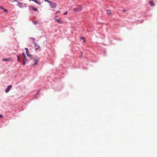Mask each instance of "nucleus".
<instances>
[{
  "mask_svg": "<svg viewBox=\"0 0 157 157\" xmlns=\"http://www.w3.org/2000/svg\"><path fill=\"white\" fill-rule=\"evenodd\" d=\"M82 9V6L81 5H78L77 8L73 9L74 12H78L80 11Z\"/></svg>",
  "mask_w": 157,
  "mask_h": 157,
  "instance_id": "obj_1",
  "label": "nucleus"
},
{
  "mask_svg": "<svg viewBox=\"0 0 157 157\" xmlns=\"http://www.w3.org/2000/svg\"><path fill=\"white\" fill-rule=\"evenodd\" d=\"M39 58L38 56H36L33 60L35 63L33 64V66H35L37 64L38 62L39 61Z\"/></svg>",
  "mask_w": 157,
  "mask_h": 157,
  "instance_id": "obj_2",
  "label": "nucleus"
},
{
  "mask_svg": "<svg viewBox=\"0 0 157 157\" xmlns=\"http://www.w3.org/2000/svg\"><path fill=\"white\" fill-rule=\"evenodd\" d=\"M33 43L34 44V47L35 48V50H37L39 48H40V46L37 44L35 42L33 41Z\"/></svg>",
  "mask_w": 157,
  "mask_h": 157,
  "instance_id": "obj_3",
  "label": "nucleus"
},
{
  "mask_svg": "<svg viewBox=\"0 0 157 157\" xmlns=\"http://www.w3.org/2000/svg\"><path fill=\"white\" fill-rule=\"evenodd\" d=\"M50 3V6L51 8H55L56 7V3L51 2Z\"/></svg>",
  "mask_w": 157,
  "mask_h": 157,
  "instance_id": "obj_4",
  "label": "nucleus"
},
{
  "mask_svg": "<svg viewBox=\"0 0 157 157\" xmlns=\"http://www.w3.org/2000/svg\"><path fill=\"white\" fill-rule=\"evenodd\" d=\"M14 1L16 2H17L18 4L17 5V6H19L20 8L22 7H23V4L22 3L18 1L17 0H15Z\"/></svg>",
  "mask_w": 157,
  "mask_h": 157,
  "instance_id": "obj_5",
  "label": "nucleus"
},
{
  "mask_svg": "<svg viewBox=\"0 0 157 157\" xmlns=\"http://www.w3.org/2000/svg\"><path fill=\"white\" fill-rule=\"evenodd\" d=\"M12 87V86L11 85L8 86L5 90V92L6 93H7L8 92H9L11 88Z\"/></svg>",
  "mask_w": 157,
  "mask_h": 157,
  "instance_id": "obj_6",
  "label": "nucleus"
},
{
  "mask_svg": "<svg viewBox=\"0 0 157 157\" xmlns=\"http://www.w3.org/2000/svg\"><path fill=\"white\" fill-rule=\"evenodd\" d=\"M29 7L32 10H34V11H38V10L37 9L35 8L34 7H33V6L30 5L29 6Z\"/></svg>",
  "mask_w": 157,
  "mask_h": 157,
  "instance_id": "obj_7",
  "label": "nucleus"
},
{
  "mask_svg": "<svg viewBox=\"0 0 157 157\" xmlns=\"http://www.w3.org/2000/svg\"><path fill=\"white\" fill-rule=\"evenodd\" d=\"M149 4L151 6H154L155 5V4L152 1H150L149 2Z\"/></svg>",
  "mask_w": 157,
  "mask_h": 157,
  "instance_id": "obj_8",
  "label": "nucleus"
},
{
  "mask_svg": "<svg viewBox=\"0 0 157 157\" xmlns=\"http://www.w3.org/2000/svg\"><path fill=\"white\" fill-rule=\"evenodd\" d=\"M29 1H30L31 0H29ZM31 1H34L38 5H40L41 4L39 2L37 1V0H31Z\"/></svg>",
  "mask_w": 157,
  "mask_h": 157,
  "instance_id": "obj_9",
  "label": "nucleus"
},
{
  "mask_svg": "<svg viewBox=\"0 0 157 157\" xmlns=\"http://www.w3.org/2000/svg\"><path fill=\"white\" fill-rule=\"evenodd\" d=\"M106 11V12H107V14L108 15H110L111 14V12L110 10H107Z\"/></svg>",
  "mask_w": 157,
  "mask_h": 157,
  "instance_id": "obj_10",
  "label": "nucleus"
},
{
  "mask_svg": "<svg viewBox=\"0 0 157 157\" xmlns=\"http://www.w3.org/2000/svg\"><path fill=\"white\" fill-rule=\"evenodd\" d=\"M11 59V58H4L2 59V60L3 61H7Z\"/></svg>",
  "mask_w": 157,
  "mask_h": 157,
  "instance_id": "obj_11",
  "label": "nucleus"
},
{
  "mask_svg": "<svg viewBox=\"0 0 157 157\" xmlns=\"http://www.w3.org/2000/svg\"><path fill=\"white\" fill-rule=\"evenodd\" d=\"M29 51H26V54L27 55V56L28 57H31L32 56V55L29 54Z\"/></svg>",
  "mask_w": 157,
  "mask_h": 157,
  "instance_id": "obj_12",
  "label": "nucleus"
},
{
  "mask_svg": "<svg viewBox=\"0 0 157 157\" xmlns=\"http://www.w3.org/2000/svg\"><path fill=\"white\" fill-rule=\"evenodd\" d=\"M55 21H56L57 22H58L59 23H61L60 19H55Z\"/></svg>",
  "mask_w": 157,
  "mask_h": 157,
  "instance_id": "obj_13",
  "label": "nucleus"
},
{
  "mask_svg": "<svg viewBox=\"0 0 157 157\" xmlns=\"http://www.w3.org/2000/svg\"><path fill=\"white\" fill-rule=\"evenodd\" d=\"M23 61H27V59L26 57V56L23 57Z\"/></svg>",
  "mask_w": 157,
  "mask_h": 157,
  "instance_id": "obj_14",
  "label": "nucleus"
},
{
  "mask_svg": "<svg viewBox=\"0 0 157 157\" xmlns=\"http://www.w3.org/2000/svg\"><path fill=\"white\" fill-rule=\"evenodd\" d=\"M1 9L3 10H4V11L6 13H8V11L7 10L5 9V8H1Z\"/></svg>",
  "mask_w": 157,
  "mask_h": 157,
  "instance_id": "obj_15",
  "label": "nucleus"
},
{
  "mask_svg": "<svg viewBox=\"0 0 157 157\" xmlns=\"http://www.w3.org/2000/svg\"><path fill=\"white\" fill-rule=\"evenodd\" d=\"M33 22L34 23V25H36L38 23V22L37 21H33Z\"/></svg>",
  "mask_w": 157,
  "mask_h": 157,
  "instance_id": "obj_16",
  "label": "nucleus"
},
{
  "mask_svg": "<svg viewBox=\"0 0 157 157\" xmlns=\"http://www.w3.org/2000/svg\"><path fill=\"white\" fill-rule=\"evenodd\" d=\"M17 61L19 62H20V59H19V56L18 55H17Z\"/></svg>",
  "mask_w": 157,
  "mask_h": 157,
  "instance_id": "obj_17",
  "label": "nucleus"
},
{
  "mask_svg": "<svg viewBox=\"0 0 157 157\" xmlns=\"http://www.w3.org/2000/svg\"><path fill=\"white\" fill-rule=\"evenodd\" d=\"M22 56H23V57H25V56H26L25 55V53H24V52H23V53H22Z\"/></svg>",
  "mask_w": 157,
  "mask_h": 157,
  "instance_id": "obj_18",
  "label": "nucleus"
},
{
  "mask_svg": "<svg viewBox=\"0 0 157 157\" xmlns=\"http://www.w3.org/2000/svg\"><path fill=\"white\" fill-rule=\"evenodd\" d=\"M44 1L45 2H48V3H50L51 2L50 1H48V0H44Z\"/></svg>",
  "mask_w": 157,
  "mask_h": 157,
  "instance_id": "obj_19",
  "label": "nucleus"
},
{
  "mask_svg": "<svg viewBox=\"0 0 157 157\" xmlns=\"http://www.w3.org/2000/svg\"><path fill=\"white\" fill-rule=\"evenodd\" d=\"M23 65H25L26 64V63H25V62L26 61H23Z\"/></svg>",
  "mask_w": 157,
  "mask_h": 157,
  "instance_id": "obj_20",
  "label": "nucleus"
},
{
  "mask_svg": "<svg viewBox=\"0 0 157 157\" xmlns=\"http://www.w3.org/2000/svg\"><path fill=\"white\" fill-rule=\"evenodd\" d=\"M30 39H31V40H34V41L35 40V38H33L30 37Z\"/></svg>",
  "mask_w": 157,
  "mask_h": 157,
  "instance_id": "obj_21",
  "label": "nucleus"
},
{
  "mask_svg": "<svg viewBox=\"0 0 157 157\" xmlns=\"http://www.w3.org/2000/svg\"><path fill=\"white\" fill-rule=\"evenodd\" d=\"M38 92L37 93V94H36V98L37 97V94H38V93H39V90H38Z\"/></svg>",
  "mask_w": 157,
  "mask_h": 157,
  "instance_id": "obj_22",
  "label": "nucleus"
},
{
  "mask_svg": "<svg viewBox=\"0 0 157 157\" xmlns=\"http://www.w3.org/2000/svg\"><path fill=\"white\" fill-rule=\"evenodd\" d=\"M25 49L26 50V51H29V50L28 48H25Z\"/></svg>",
  "mask_w": 157,
  "mask_h": 157,
  "instance_id": "obj_23",
  "label": "nucleus"
},
{
  "mask_svg": "<svg viewBox=\"0 0 157 157\" xmlns=\"http://www.w3.org/2000/svg\"><path fill=\"white\" fill-rule=\"evenodd\" d=\"M81 39H83L84 40V42L85 41V38H84V37H82V38H81Z\"/></svg>",
  "mask_w": 157,
  "mask_h": 157,
  "instance_id": "obj_24",
  "label": "nucleus"
},
{
  "mask_svg": "<svg viewBox=\"0 0 157 157\" xmlns=\"http://www.w3.org/2000/svg\"><path fill=\"white\" fill-rule=\"evenodd\" d=\"M67 13V12H66V13H65L64 14V15H66Z\"/></svg>",
  "mask_w": 157,
  "mask_h": 157,
  "instance_id": "obj_25",
  "label": "nucleus"
},
{
  "mask_svg": "<svg viewBox=\"0 0 157 157\" xmlns=\"http://www.w3.org/2000/svg\"><path fill=\"white\" fill-rule=\"evenodd\" d=\"M2 117L3 116L1 114H0V118H2Z\"/></svg>",
  "mask_w": 157,
  "mask_h": 157,
  "instance_id": "obj_26",
  "label": "nucleus"
},
{
  "mask_svg": "<svg viewBox=\"0 0 157 157\" xmlns=\"http://www.w3.org/2000/svg\"><path fill=\"white\" fill-rule=\"evenodd\" d=\"M123 11L124 12H125L126 11V10L125 9H124L123 10Z\"/></svg>",
  "mask_w": 157,
  "mask_h": 157,
  "instance_id": "obj_27",
  "label": "nucleus"
},
{
  "mask_svg": "<svg viewBox=\"0 0 157 157\" xmlns=\"http://www.w3.org/2000/svg\"><path fill=\"white\" fill-rule=\"evenodd\" d=\"M1 8H3V7H1V6H0V9H1Z\"/></svg>",
  "mask_w": 157,
  "mask_h": 157,
  "instance_id": "obj_28",
  "label": "nucleus"
},
{
  "mask_svg": "<svg viewBox=\"0 0 157 157\" xmlns=\"http://www.w3.org/2000/svg\"><path fill=\"white\" fill-rule=\"evenodd\" d=\"M59 11H58L56 13H59Z\"/></svg>",
  "mask_w": 157,
  "mask_h": 157,
  "instance_id": "obj_29",
  "label": "nucleus"
}]
</instances>
